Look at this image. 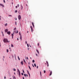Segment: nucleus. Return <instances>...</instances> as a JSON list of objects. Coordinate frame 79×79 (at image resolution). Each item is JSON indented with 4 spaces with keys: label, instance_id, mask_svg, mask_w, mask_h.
Here are the masks:
<instances>
[{
    "label": "nucleus",
    "instance_id": "obj_1",
    "mask_svg": "<svg viewBox=\"0 0 79 79\" xmlns=\"http://www.w3.org/2000/svg\"><path fill=\"white\" fill-rule=\"evenodd\" d=\"M3 41L4 43H6V42H8V39H4Z\"/></svg>",
    "mask_w": 79,
    "mask_h": 79
},
{
    "label": "nucleus",
    "instance_id": "obj_9",
    "mask_svg": "<svg viewBox=\"0 0 79 79\" xmlns=\"http://www.w3.org/2000/svg\"><path fill=\"white\" fill-rule=\"evenodd\" d=\"M0 6H2V7H4V6L2 4H0Z\"/></svg>",
    "mask_w": 79,
    "mask_h": 79
},
{
    "label": "nucleus",
    "instance_id": "obj_32",
    "mask_svg": "<svg viewBox=\"0 0 79 79\" xmlns=\"http://www.w3.org/2000/svg\"><path fill=\"white\" fill-rule=\"evenodd\" d=\"M21 74L22 75H24V74L23 73H22Z\"/></svg>",
    "mask_w": 79,
    "mask_h": 79
},
{
    "label": "nucleus",
    "instance_id": "obj_2",
    "mask_svg": "<svg viewBox=\"0 0 79 79\" xmlns=\"http://www.w3.org/2000/svg\"><path fill=\"white\" fill-rule=\"evenodd\" d=\"M18 71L19 72V77H20L21 76H20V75L21 74V73H20V71H19V69H18Z\"/></svg>",
    "mask_w": 79,
    "mask_h": 79
},
{
    "label": "nucleus",
    "instance_id": "obj_11",
    "mask_svg": "<svg viewBox=\"0 0 79 79\" xmlns=\"http://www.w3.org/2000/svg\"><path fill=\"white\" fill-rule=\"evenodd\" d=\"M32 24L33 27H34V23L33 22H32Z\"/></svg>",
    "mask_w": 79,
    "mask_h": 79
},
{
    "label": "nucleus",
    "instance_id": "obj_36",
    "mask_svg": "<svg viewBox=\"0 0 79 79\" xmlns=\"http://www.w3.org/2000/svg\"><path fill=\"white\" fill-rule=\"evenodd\" d=\"M23 73H24V70H23Z\"/></svg>",
    "mask_w": 79,
    "mask_h": 79
},
{
    "label": "nucleus",
    "instance_id": "obj_20",
    "mask_svg": "<svg viewBox=\"0 0 79 79\" xmlns=\"http://www.w3.org/2000/svg\"><path fill=\"white\" fill-rule=\"evenodd\" d=\"M40 76H42V73H41V71L40 72Z\"/></svg>",
    "mask_w": 79,
    "mask_h": 79
},
{
    "label": "nucleus",
    "instance_id": "obj_22",
    "mask_svg": "<svg viewBox=\"0 0 79 79\" xmlns=\"http://www.w3.org/2000/svg\"><path fill=\"white\" fill-rule=\"evenodd\" d=\"M13 70L14 71H16V69H14Z\"/></svg>",
    "mask_w": 79,
    "mask_h": 79
},
{
    "label": "nucleus",
    "instance_id": "obj_38",
    "mask_svg": "<svg viewBox=\"0 0 79 79\" xmlns=\"http://www.w3.org/2000/svg\"><path fill=\"white\" fill-rule=\"evenodd\" d=\"M44 73H45V70H44Z\"/></svg>",
    "mask_w": 79,
    "mask_h": 79
},
{
    "label": "nucleus",
    "instance_id": "obj_17",
    "mask_svg": "<svg viewBox=\"0 0 79 79\" xmlns=\"http://www.w3.org/2000/svg\"><path fill=\"white\" fill-rule=\"evenodd\" d=\"M7 25H8V24L7 23H6V24H5V26H7Z\"/></svg>",
    "mask_w": 79,
    "mask_h": 79
},
{
    "label": "nucleus",
    "instance_id": "obj_37",
    "mask_svg": "<svg viewBox=\"0 0 79 79\" xmlns=\"http://www.w3.org/2000/svg\"><path fill=\"white\" fill-rule=\"evenodd\" d=\"M35 55L37 56H38L37 55V54H36Z\"/></svg>",
    "mask_w": 79,
    "mask_h": 79
},
{
    "label": "nucleus",
    "instance_id": "obj_60",
    "mask_svg": "<svg viewBox=\"0 0 79 79\" xmlns=\"http://www.w3.org/2000/svg\"><path fill=\"white\" fill-rule=\"evenodd\" d=\"M29 75V76H30V74Z\"/></svg>",
    "mask_w": 79,
    "mask_h": 79
},
{
    "label": "nucleus",
    "instance_id": "obj_42",
    "mask_svg": "<svg viewBox=\"0 0 79 79\" xmlns=\"http://www.w3.org/2000/svg\"><path fill=\"white\" fill-rule=\"evenodd\" d=\"M4 79H6V77L5 76L4 77Z\"/></svg>",
    "mask_w": 79,
    "mask_h": 79
},
{
    "label": "nucleus",
    "instance_id": "obj_40",
    "mask_svg": "<svg viewBox=\"0 0 79 79\" xmlns=\"http://www.w3.org/2000/svg\"><path fill=\"white\" fill-rule=\"evenodd\" d=\"M27 58L28 60H29V59H28V57H27Z\"/></svg>",
    "mask_w": 79,
    "mask_h": 79
},
{
    "label": "nucleus",
    "instance_id": "obj_54",
    "mask_svg": "<svg viewBox=\"0 0 79 79\" xmlns=\"http://www.w3.org/2000/svg\"><path fill=\"white\" fill-rule=\"evenodd\" d=\"M3 36L4 35L3 34Z\"/></svg>",
    "mask_w": 79,
    "mask_h": 79
},
{
    "label": "nucleus",
    "instance_id": "obj_56",
    "mask_svg": "<svg viewBox=\"0 0 79 79\" xmlns=\"http://www.w3.org/2000/svg\"><path fill=\"white\" fill-rule=\"evenodd\" d=\"M3 61H4V59H3Z\"/></svg>",
    "mask_w": 79,
    "mask_h": 79
},
{
    "label": "nucleus",
    "instance_id": "obj_15",
    "mask_svg": "<svg viewBox=\"0 0 79 79\" xmlns=\"http://www.w3.org/2000/svg\"><path fill=\"white\" fill-rule=\"evenodd\" d=\"M11 47H14V45H13V44H11Z\"/></svg>",
    "mask_w": 79,
    "mask_h": 79
},
{
    "label": "nucleus",
    "instance_id": "obj_7",
    "mask_svg": "<svg viewBox=\"0 0 79 79\" xmlns=\"http://www.w3.org/2000/svg\"><path fill=\"white\" fill-rule=\"evenodd\" d=\"M8 29H6L5 30V32H8Z\"/></svg>",
    "mask_w": 79,
    "mask_h": 79
},
{
    "label": "nucleus",
    "instance_id": "obj_49",
    "mask_svg": "<svg viewBox=\"0 0 79 79\" xmlns=\"http://www.w3.org/2000/svg\"><path fill=\"white\" fill-rule=\"evenodd\" d=\"M38 66H37V69H38Z\"/></svg>",
    "mask_w": 79,
    "mask_h": 79
},
{
    "label": "nucleus",
    "instance_id": "obj_33",
    "mask_svg": "<svg viewBox=\"0 0 79 79\" xmlns=\"http://www.w3.org/2000/svg\"><path fill=\"white\" fill-rule=\"evenodd\" d=\"M18 7H19V4H18Z\"/></svg>",
    "mask_w": 79,
    "mask_h": 79
},
{
    "label": "nucleus",
    "instance_id": "obj_29",
    "mask_svg": "<svg viewBox=\"0 0 79 79\" xmlns=\"http://www.w3.org/2000/svg\"><path fill=\"white\" fill-rule=\"evenodd\" d=\"M27 47H29V44H27Z\"/></svg>",
    "mask_w": 79,
    "mask_h": 79
},
{
    "label": "nucleus",
    "instance_id": "obj_21",
    "mask_svg": "<svg viewBox=\"0 0 79 79\" xmlns=\"http://www.w3.org/2000/svg\"><path fill=\"white\" fill-rule=\"evenodd\" d=\"M32 62L33 63H34V62H35V60H33Z\"/></svg>",
    "mask_w": 79,
    "mask_h": 79
},
{
    "label": "nucleus",
    "instance_id": "obj_61",
    "mask_svg": "<svg viewBox=\"0 0 79 79\" xmlns=\"http://www.w3.org/2000/svg\"><path fill=\"white\" fill-rule=\"evenodd\" d=\"M12 4H13V2L12 3Z\"/></svg>",
    "mask_w": 79,
    "mask_h": 79
},
{
    "label": "nucleus",
    "instance_id": "obj_44",
    "mask_svg": "<svg viewBox=\"0 0 79 79\" xmlns=\"http://www.w3.org/2000/svg\"><path fill=\"white\" fill-rule=\"evenodd\" d=\"M15 7H16V8H18V6H15Z\"/></svg>",
    "mask_w": 79,
    "mask_h": 79
},
{
    "label": "nucleus",
    "instance_id": "obj_55",
    "mask_svg": "<svg viewBox=\"0 0 79 79\" xmlns=\"http://www.w3.org/2000/svg\"><path fill=\"white\" fill-rule=\"evenodd\" d=\"M28 76H27V77Z\"/></svg>",
    "mask_w": 79,
    "mask_h": 79
},
{
    "label": "nucleus",
    "instance_id": "obj_59",
    "mask_svg": "<svg viewBox=\"0 0 79 79\" xmlns=\"http://www.w3.org/2000/svg\"><path fill=\"white\" fill-rule=\"evenodd\" d=\"M30 59H32V58L31 57H30Z\"/></svg>",
    "mask_w": 79,
    "mask_h": 79
},
{
    "label": "nucleus",
    "instance_id": "obj_13",
    "mask_svg": "<svg viewBox=\"0 0 79 79\" xmlns=\"http://www.w3.org/2000/svg\"><path fill=\"white\" fill-rule=\"evenodd\" d=\"M46 63L47 64V66H48H48H49V65H48V62L47 61Z\"/></svg>",
    "mask_w": 79,
    "mask_h": 79
},
{
    "label": "nucleus",
    "instance_id": "obj_47",
    "mask_svg": "<svg viewBox=\"0 0 79 79\" xmlns=\"http://www.w3.org/2000/svg\"><path fill=\"white\" fill-rule=\"evenodd\" d=\"M15 20H17V18H15Z\"/></svg>",
    "mask_w": 79,
    "mask_h": 79
},
{
    "label": "nucleus",
    "instance_id": "obj_31",
    "mask_svg": "<svg viewBox=\"0 0 79 79\" xmlns=\"http://www.w3.org/2000/svg\"><path fill=\"white\" fill-rule=\"evenodd\" d=\"M24 76L26 77V74H24Z\"/></svg>",
    "mask_w": 79,
    "mask_h": 79
},
{
    "label": "nucleus",
    "instance_id": "obj_30",
    "mask_svg": "<svg viewBox=\"0 0 79 79\" xmlns=\"http://www.w3.org/2000/svg\"><path fill=\"white\" fill-rule=\"evenodd\" d=\"M16 27H15L14 29V30H16Z\"/></svg>",
    "mask_w": 79,
    "mask_h": 79
},
{
    "label": "nucleus",
    "instance_id": "obj_50",
    "mask_svg": "<svg viewBox=\"0 0 79 79\" xmlns=\"http://www.w3.org/2000/svg\"><path fill=\"white\" fill-rule=\"evenodd\" d=\"M17 40H19V39L17 38Z\"/></svg>",
    "mask_w": 79,
    "mask_h": 79
},
{
    "label": "nucleus",
    "instance_id": "obj_18",
    "mask_svg": "<svg viewBox=\"0 0 79 79\" xmlns=\"http://www.w3.org/2000/svg\"><path fill=\"white\" fill-rule=\"evenodd\" d=\"M19 35H20V36L21 35V32H19Z\"/></svg>",
    "mask_w": 79,
    "mask_h": 79
},
{
    "label": "nucleus",
    "instance_id": "obj_41",
    "mask_svg": "<svg viewBox=\"0 0 79 79\" xmlns=\"http://www.w3.org/2000/svg\"><path fill=\"white\" fill-rule=\"evenodd\" d=\"M25 43H26V44H27V41H26L25 42Z\"/></svg>",
    "mask_w": 79,
    "mask_h": 79
},
{
    "label": "nucleus",
    "instance_id": "obj_34",
    "mask_svg": "<svg viewBox=\"0 0 79 79\" xmlns=\"http://www.w3.org/2000/svg\"><path fill=\"white\" fill-rule=\"evenodd\" d=\"M18 31H17V34H18Z\"/></svg>",
    "mask_w": 79,
    "mask_h": 79
},
{
    "label": "nucleus",
    "instance_id": "obj_64",
    "mask_svg": "<svg viewBox=\"0 0 79 79\" xmlns=\"http://www.w3.org/2000/svg\"><path fill=\"white\" fill-rule=\"evenodd\" d=\"M22 8H23V6H22Z\"/></svg>",
    "mask_w": 79,
    "mask_h": 79
},
{
    "label": "nucleus",
    "instance_id": "obj_23",
    "mask_svg": "<svg viewBox=\"0 0 79 79\" xmlns=\"http://www.w3.org/2000/svg\"><path fill=\"white\" fill-rule=\"evenodd\" d=\"M18 57L19 60H20V59L19 58V56H18Z\"/></svg>",
    "mask_w": 79,
    "mask_h": 79
},
{
    "label": "nucleus",
    "instance_id": "obj_26",
    "mask_svg": "<svg viewBox=\"0 0 79 79\" xmlns=\"http://www.w3.org/2000/svg\"><path fill=\"white\" fill-rule=\"evenodd\" d=\"M23 61L24 62V63H26V61H25V60H24V59H23Z\"/></svg>",
    "mask_w": 79,
    "mask_h": 79
},
{
    "label": "nucleus",
    "instance_id": "obj_48",
    "mask_svg": "<svg viewBox=\"0 0 79 79\" xmlns=\"http://www.w3.org/2000/svg\"><path fill=\"white\" fill-rule=\"evenodd\" d=\"M0 18H1V16H0V20H1V19Z\"/></svg>",
    "mask_w": 79,
    "mask_h": 79
},
{
    "label": "nucleus",
    "instance_id": "obj_10",
    "mask_svg": "<svg viewBox=\"0 0 79 79\" xmlns=\"http://www.w3.org/2000/svg\"><path fill=\"white\" fill-rule=\"evenodd\" d=\"M20 39L21 41V40H22V36L21 35L20 36Z\"/></svg>",
    "mask_w": 79,
    "mask_h": 79
},
{
    "label": "nucleus",
    "instance_id": "obj_43",
    "mask_svg": "<svg viewBox=\"0 0 79 79\" xmlns=\"http://www.w3.org/2000/svg\"><path fill=\"white\" fill-rule=\"evenodd\" d=\"M32 66L33 67H34V65H33V64H32Z\"/></svg>",
    "mask_w": 79,
    "mask_h": 79
},
{
    "label": "nucleus",
    "instance_id": "obj_27",
    "mask_svg": "<svg viewBox=\"0 0 79 79\" xmlns=\"http://www.w3.org/2000/svg\"><path fill=\"white\" fill-rule=\"evenodd\" d=\"M27 73L29 75L30 74V73H29V71H27Z\"/></svg>",
    "mask_w": 79,
    "mask_h": 79
},
{
    "label": "nucleus",
    "instance_id": "obj_58",
    "mask_svg": "<svg viewBox=\"0 0 79 79\" xmlns=\"http://www.w3.org/2000/svg\"><path fill=\"white\" fill-rule=\"evenodd\" d=\"M14 78H15V79H16V77H15Z\"/></svg>",
    "mask_w": 79,
    "mask_h": 79
},
{
    "label": "nucleus",
    "instance_id": "obj_63",
    "mask_svg": "<svg viewBox=\"0 0 79 79\" xmlns=\"http://www.w3.org/2000/svg\"><path fill=\"white\" fill-rule=\"evenodd\" d=\"M28 50H29V48H28Z\"/></svg>",
    "mask_w": 79,
    "mask_h": 79
},
{
    "label": "nucleus",
    "instance_id": "obj_4",
    "mask_svg": "<svg viewBox=\"0 0 79 79\" xmlns=\"http://www.w3.org/2000/svg\"><path fill=\"white\" fill-rule=\"evenodd\" d=\"M30 28H31V31L32 32H33V29L32 28V26H30Z\"/></svg>",
    "mask_w": 79,
    "mask_h": 79
},
{
    "label": "nucleus",
    "instance_id": "obj_57",
    "mask_svg": "<svg viewBox=\"0 0 79 79\" xmlns=\"http://www.w3.org/2000/svg\"><path fill=\"white\" fill-rule=\"evenodd\" d=\"M29 32V31H27V33H28Z\"/></svg>",
    "mask_w": 79,
    "mask_h": 79
},
{
    "label": "nucleus",
    "instance_id": "obj_62",
    "mask_svg": "<svg viewBox=\"0 0 79 79\" xmlns=\"http://www.w3.org/2000/svg\"><path fill=\"white\" fill-rule=\"evenodd\" d=\"M10 49H11V48H9Z\"/></svg>",
    "mask_w": 79,
    "mask_h": 79
},
{
    "label": "nucleus",
    "instance_id": "obj_51",
    "mask_svg": "<svg viewBox=\"0 0 79 79\" xmlns=\"http://www.w3.org/2000/svg\"><path fill=\"white\" fill-rule=\"evenodd\" d=\"M23 79H24V77H23Z\"/></svg>",
    "mask_w": 79,
    "mask_h": 79
},
{
    "label": "nucleus",
    "instance_id": "obj_14",
    "mask_svg": "<svg viewBox=\"0 0 79 79\" xmlns=\"http://www.w3.org/2000/svg\"><path fill=\"white\" fill-rule=\"evenodd\" d=\"M11 35L12 37V39H13V35H14L13 34H12Z\"/></svg>",
    "mask_w": 79,
    "mask_h": 79
},
{
    "label": "nucleus",
    "instance_id": "obj_35",
    "mask_svg": "<svg viewBox=\"0 0 79 79\" xmlns=\"http://www.w3.org/2000/svg\"><path fill=\"white\" fill-rule=\"evenodd\" d=\"M3 2L4 3H5V0H3Z\"/></svg>",
    "mask_w": 79,
    "mask_h": 79
},
{
    "label": "nucleus",
    "instance_id": "obj_53",
    "mask_svg": "<svg viewBox=\"0 0 79 79\" xmlns=\"http://www.w3.org/2000/svg\"><path fill=\"white\" fill-rule=\"evenodd\" d=\"M3 58H5V56H3Z\"/></svg>",
    "mask_w": 79,
    "mask_h": 79
},
{
    "label": "nucleus",
    "instance_id": "obj_8",
    "mask_svg": "<svg viewBox=\"0 0 79 79\" xmlns=\"http://www.w3.org/2000/svg\"><path fill=\"white\" fill-rule=\"evenodd\" d=\"M52 71H51L50 74H49V76H51V75H52Z\"/></svg>",
    "mask_w": 79,
    "mask_h": 79
},
{
    "label": "nucleus",
    "instance_id": "obj_46",
    "mask_svg": "<svg viewBox=\"0 0 79 79\" xmlns=\"http://www.w3.org/2000/svg\"><path fill=\"white\" fill-rule=\"evenodd\" d=\"M15 58H16V55H15Z\"/></svg>",
    "mask_w": 79,
    "mask_h": 79
},
{
    "label": "nucleus",
    "instance_id": "obj_25",
    "mask_svg": "<svg viewBox=\"0 0 79 79\" xmlns=\"http://www.w3.org/2000/svg\"><path fill=\"white\" fill-rule=\"evenodd\" d=\"M9 51L8 49H7L6 50V52H7V53H8V52Z\"/></svg>",
    "mask_w": 79,
    "mask_h": 79
},
{
    "label": "nucleus",
    "instance_id": "obj_6",
    "mask_svg": "<svg viewBox=\"0 0 79 79\" xmlns=\"http://www.w3.org/2000/svg\"><path fill=\"white\" fill-rule=\"evenodd\" d=\"M36 51L37 52V53H38V54H39V50H38V49H36Z\"/></svg>",
    "mask_w": 79,
    "mask_h": 79
},
{
    "label": "nucleus",
    "instance_id": "obj_24",
    "mask_svg": "<svg viewBox=\"0 0 79 79\" xmlns=\"http://www.w3.org/2000/svg\"><path fill=\"white\" fill-rule=\"evenodd\" d=\"M17 12H18V11H17V10H15V13H17Z\"/></svg>",
    "mask_w": 79,
    "mask_h": 79
},
{
    "label": "nucleus",
    "instance_id": "obj_19",
    "mask_svg": "<svg viewBox=\"0 0 79 79\" xmlns=\"http://www.w3.org/2000/svg\"><path fill=\"white\" fill-rule=\"evenodd\" d=\"M28 67H29V69H31V67H30V66H29V65L28 66Z\"/></svg>",
    "mask_w": 79,
    "mask_h": 79
},
{
    "label": "nucleus",
    "instance_id": "obj_5",
    "mask_svg": "<svg viewBox=\"0 0 79 79\" xmlns=\"http://www.w3.org/2000/svg\"><path fill=\"white\" fill-rule=\"evenodd\" d=\"M7 34H8L9 35H10V34H11V32L10 31H8L7 32Z\"/></svg>",
    "mask_w": 79,
    "mask_h": 79
},
{
    "label": "nucleus",
    "instance_id": "obj_3",
    "mask_svg": "<svg viewBox=\"0 0 79 79\" xmlns=\"http://www.w3.org/2000/svg\"><path fill=\"white\" fill-rule=\"evenodd\" d=\"M18 18L19 20H20V19H21V15H19Z\"/></svg>",
    "mask_w": 79,
    "mask_h": 79
},
{
    "label": "nucleus",
    "instance_id": "obj_45",
    "mask_svg": "<svg viewBox=\"0 0 79 79\" xmlns=\"http://www.w3.org/2000/svg\"><path fill=\"white\" fill-rule=\"evenodd\" d=\"M9 16H12V15H10Z\"/></svg>",
    "mask_w": 79,
    "mask_h": 79
},
{
    "label": "nucleus",
    "instance_id": "obj_28",
    "mask_svg": "<svg viewBox=\"0 0 79 79\" xmlns=\"http://www.w3.org/2000/svg\"><path fill=\"white\" fill-rule=\"evenodd\" d=\"M34 66H35V67H36V64H34Z\"/></svg>",
    "mask_w": 79,
    "mask_h": 79
},
{
    "label": "nucleus",
    "instance_id": "obj_16",
    "mask_svg": "<svg viewBox=\"0 0 79 79\" xmlns=\"http://www.w3.org/2000/svg\"><path fill=\"white\" fill-rule=\"evenodd\" d=\"M15 25H17V22H16V21L15 22Z\"/></svg>",
    "mask_w": 79,
    "mask_h": 79
},
{
    "label": "nucleus",
    "instance_id": "obj_12",
    "mask_svg": "<svg viewBox=\"0 0 79 79\" xmlns=\"http://www.w3.org/2000/svg\"><path fill=\"white\" fill-rule=\"evenodd\" d=\"M21 64H22V65H23V61H22L21 62Z\"/></svg>",
    "mask_w": 79,
    "mask_h": 79
},
{
    "label": "nucleus",
    "instance_id": "obj_52",
    "mask_svg": "<svg viewBox=\"0 0 79 79\" xmlns=\"http://www.w3.org/2000/svg\"><path fill=\"white\" fill-rule=\"evenodd\" d=\"M29 64H30V63L29 62L28 63Z\"/></svg>",
    "mask_w": 79,
    "mask_h": 79
},
{
    "label": "nucleus",
    "instance_id": "obj_39",
    "mask_svg": "<svg viewBox=\"0 0 79 79\" xmlns=\"http://www.w3.org/2000/svg\"><path fill=\"white\" fill-rule=\"evenodd\" d=\"M38 46H39V43L38 44Z\"/></svg>",
    "mask_w": 79,
    "mask_h": 79
}]
</instances>
